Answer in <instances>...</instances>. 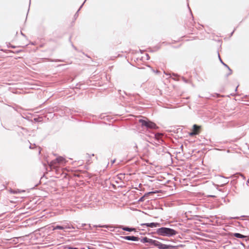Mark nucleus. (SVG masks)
I'll list each match as a JSON object with an SVG mask.
<instances>
[{
	"label": "nucleus",
	"instance_id": "1",
	"mask_svg": "<svg viewBox=\"0 0 249 249\" xmlns=\"http://www.w3.org/2000/svg\"><path fill=\"white\" fill-rule=\"evenodd\" d=\"M66 162L67 160L65 158L59 156L51 161L49 163V166L52 169H54L56 172H58L60 167L65 165Z\"/></svg>",
	"mask_w": 249,
	"mask_h": 249
},
{
	"label": "nucleus",
	"instance_id": "2",
	"mask_svg": "<svg viewBox=\"0 0 249 249\" xmlns=\"http://www.w3.org/2000/svg\"><path fill=\"white\" fill-rule=\"evenodd\" d=\"M158 234L161 236H172L177 233L176 231L165 227H162L157 230Z\"/></svg>",
	"mask_w": 249,
	"mask_h": 249
},
{
	"label": "nucleus",
	"instance_id": "3",
	"mask_svg": "<svg viewBox=\"0 0 249 249\" xmlns=\"http://www.w3.org/2000/svg\"><path fill=\"white\" fill-rule=\"evenodd\" d=\"M139 123L141 124L142 127H144L147 129H156L158 128L155 123L150 121L147 118H145V119H140L139 120Z\"/></svg>",
	"mask_w": 249,
	"mask_h": 249
},
{
	"label": "nucleus",
	"instance_id": "4",
	"mask_svg": "<svg viewBox=\"0 0 249 249\" xmlns=\"http://www.w3.org/2000/svg\"><path fill=\"white\" fill-rule=\"evenodd\" d=\"M202 130V126L197 124H194L192 131L189 133V135L191 137L200 134Z\"/></svg>",
	"mask_w": 249,
	"mask_h": 249
},
{
	"label": "nucleus",
	"instance_id": "5",
	"mask_svg": "<svg viewBox=\"0 0 249 249\" xmlns=\"http://www.w3.org/2000/svg\"><path fill=\"white\" fill-rule=\"evenodd\" d=\"M194 22L193 19H191V21L186 22V26L188 28L189 32H193L194 31Z\"/></svg>",
	"mask_w": 249,
	"mask_h": 249
},
{
	"label": "nucleus",
	"instance_id": "6",
	"mask_svg": "<svg viewBox=\"0 0 249 249\" xmlns=\"http://www.w3.org/2000/svg\"><path fill=\"white\" fill-rule=\"evenodd\" d=\"M163 134L158 133L155 135V139L158 141L160 143H162L163 142Z\"/></svg>",
	"mask_w": 249,
	"mask_h": 249
},
{
	"label": "nucleus",
	"instance_id": "7",
	"mask_svg": "<svg viewBox=\"0 0 249 249\" xmlns=\"http://www.w3.org/2000/svg\"><path fill=\"white\" fill-rule=\"evenodd\" d=\"M124 239L127 240H132L134 241H137L139 240V237L134 236H124Z\"/></svg>",
	"mask_w": 249,
	"mask_h": 249
},
{
	"label": "nucleus",
	"instance_id": "8",
	"mask_svg": "<svg viewBox=\"0 0 249 249\" xmlns=\"http://www.w3.org/2000/svg\"><path fill=\"white\" fill-rule=\"evenodd\" d=\"M142 226L146 225L148 227L154 228L157 227L159 225V224L158 223H144L142 224Z\"/></svg>",
	"mask_w": 249,
	"mask_h": 249
},
{
	"label": "nucleus",
	"instance_id": "9",
	"mask_svg": "<svg viewBox=\"0 0 249 249\" xmlns=\"http://www.w3.org/2000/svg\"><path fill=\"white\" fill-rule=\"evenodd\" d=\"M157 247L160 249H168L169 248V246L163 244L159 242L158 245H157Z\"/></svg>",
	"mask_w": 249,
	"mask_h": 249
},
{
	"label": "nucleus",
	"instance_id": "10",
	"mask_svg": "<svg viewBox=\"0 0 249 249\" xmlns=\"http://www.w3.org/2000/svg\"><path fill=\"white\" fill-rule=\"evenodd\" d=\"M70 227L69 226H67V225H65V226H56L55 227H54L53 228V230H64V229H70Z\"/></svg>",
	"mask_w": 249,
	"mask_h": 249
},
{
	"label": "nucleus",
	"instance_id": "11",
	"mask_svg": "<svg viewBox=\"0 0 249 249\" xmlns=\"http://www.w3.org/2000/svg\"><path fill=\"white\" fill-rule=\"evenodd\" d=\"M120 228L122 229L123 230L128 231H135V229L134 228H131L128 227H125L123 226H121Z\"/></svg>",
	"mask_w": 249,
	"mask_h": 249
},
{
	"label": "nucleus",
	"instance_id": "12",
	"mask_svg": "<svg viewBox=\"0 0 249 249\" xmlns=\"http://www.w3.org/2000/svg\"><path fill=\"white\" fill-rule=\"evenodd\" d=\"M152 241H153V239H149L147 237H145L143 239V242L144 243H149L151 244H152Z\"/></svg>",
	"mask_w": 249,
	"mask_h": 249
},
{
	"label": "nucleus",
	"instance_id": "13",
	"mask_svg": "<svg viewBox=\"0 0 249 249\" xmlns=\"http://www.w3.org/2000/svg\"><path fill=\"white\" fill-rule=\"evenodd\" d=\"M234 236L237 237V238H244L245 236L243 235H242L240 233H235L234 234Z\"/></svg>",
	"mask_w": 249,
	"mask_h": 249
},
{
	"label": "nucleus",
	"instance_id": "14",
	"mask_svg": "<svg viewBox=\"0 0 249 249\" xmlns=\"http://www.w3.org/2000/svg\"><path fill=\"white\" fill-rule=\"evenodd\" d=\"M159 243V241H158L157 240H153V241H152V245H153L157 247V245H158Z\"/></svg>",
	"mask_w": 249,
	"mask_h": 249
},
{
	"label": "nucleus",
	"instance_id": "15",
	"mask_svg": "<svg viewBox=\"0 0 249 249\" xmlns=\"http://www.w3.org/2000/svg\"><path fill=\"white\" fill-rule=\"evenodd\" d=\"M67 249H78L77 248H73V247H68Z\"/></svg>",
	"mask_w": 249,
	"mask_h": 249
}]
</instances>
